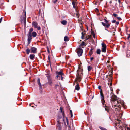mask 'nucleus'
Returning a JSON list of instances; mask_svg holds the SVG:
<instances>
[{"label":"nucleus","instance_id":"obj_1","mask_svg":"<svg viewBox=\"0 0 130 130\" xmlns=\"http://www.w3.org/2000/svg\"><path fill=\"white\" fill-rule=\"evenodd\" d=\"M110 97L111 98L110 101L112 107L114 108L116 111H119L121 109V106L124 107V104H122L120 100L117 99V96L112 93L110 94Z\"/></svg>","mask_w":130,"mask_h":130},{"label":"nucleus","instance_id":"obj_2","mask_svg":"<svg viewBox=\"0 0 130 130\" xmlns=\"http://www.w3.org/2000/svg\"><path fill=\"white\" fill-rule=\"evenodd\" d=\"M83 74V69L81 68H79L77 71L76 79L79 82H80L81 80Z\"/></svg>","mask_w":130,"mask_h":130},{"label":"nucleus","instance_id":"obj_3","mask_svg":"<svg viewBox=\"0 0 130 130\" xmlns=\"http://www.w3.org/2000/svg\"><path fill=\"white\" fill-rule=\"evenodd\" d=\"M101 98V101L102 104V106L103 107H105V110L106 111H108V109L107 107L105 104V101L104 100V97L103 94L102 92V90H101L100 92Z\"/></svg>","mask_w":130,"mask_h":130},{"label":"nucleus","instance_id":"obj_4","mask_svg":"<svg viewBox=\"0 0 130 130\" xmlns=\"http://www.w3.org/2000/svg\"><path fill=\"white\" fill-rule=\"evenodd\" d=\"M56 74L57 75L56 77L58 79L63 80V76H64L63 73L61 71H57L56 72Z\"/></svg>","mask_w":130,"mask_h":130},{"label":"nucleus","instance_id":"obj_5","mask_svg":"<svg viewBox=\"0 0 130 130\" xmlns=\"http://www.w3.org/2000/svg\"><path fill=\"white\" fill-rule=\"evenodd\" d=\"M104 21L105 23L103 22H102V25L108 28L110 26V24L109 23V22L106 19L104 20Z\"/></svg>","mask_w":130,"mask_h":130},{"label":"nucleus","instance_id":"obj_6","mask_svg":"<svg viewBox=\"0 0 130 130\" xmlns=\"http://www.w3.org/2000/svg\"><path fill=\"white\" fill-rule=\"evenodd\" d=\"M32 24L34 26V28H37L38 30L41 29L40 27L39 26H38V24L36 22H33Z\"/></svg>","mask_w":130,"mask_h":130},{"label":"nucleus","instance_id":"obj_7","mask_svg":"<svg viewBox=\"0 0 130 130\" xmlns=\"http://www.w3.org/2000/svg\"><path fill=\"white\" fill-rule=\"evenodd\" d=\"M77 53L79 56H81L82 54L83 51L82 49L79 48L77 49Z\"/></svg>","mask_w":130,"mask_h":130},{"label":"nucleus","instance_id":"obj_8","mask_svg":"<svg viewBox=\"0 0 130 130\" xmlns=\"http://www.w3.org/2000/svg\"><path fill=\"white\" fill-rule=\"evenodd\" d=\"M102 48L101 51L105 53L106 52V46L105 44L103 43L101 44Z\"/></svg>","mask_w":130,"mask_h":130},{"label":"nucleus","instance_id":"obj_9","mask_svg":"<svg viewBox=\"0 0 130 130\" xmlns=\"http://www.w3.org/2000/svg\"><path fill=\"white\" fill-rule=\"evenodd\" d=\"M28 44H29L30 42L31 41L32 39V35L29 34L28 35Z\"/></svg>","mask_w":130,"mask_h":130},{"label":"nucleus","instance_id":"obj_10","mask_svg":"<svg viewBox=\"0 0 130 130\" xmlns=\"http://www.w3.org/2000/svg\"><path fill=\"white\" fill-rule=\"evenodd\" d=\"M37 83L39 86V89L40 90L42 89V85L40 83V79L39 78H38L37 79Z\"/></svg>","mask_w":130,"mask_h":130},{"label":"nucleus","instance_id":"obj_11","mask_svg":"<svg viewBox=\"0 0 130 130\" xmlns=\"http://www.w3.org/2000/svg\"><path fill=\"white\" fill-rule=\"evenodd\" d=\"M37 48L34 47L31 48V52L32 53H35L36 52Z\"/></svg>","mask_w":130,"mask_h":130},{"label":"nucleus","instance_id":"obj_12","mask_svg":"<svg viewBox=\"0 0 130 130\" xmlns=\"http://www.w3.org/2000/svg\"><path fill=\"white\" fill-rule=\"evenodd\" d=\"M80 89L79 86L78 84H77L75 86V89L77 90H79Z\"/></svg>","mask_w":130,"mask_h":130},{"label":"nucleus","instance_id":"obj_13","mask_svg":"<svg viewBox=\"0 0 130 130\" xmlns=\"http://www.w3.org/2000/svg\"><path fill=\"white\" fill-rule=\"evenodd\" d=\"M24 17H23V20L24 21V24L25 25H26V13L25 12L24 13Z\"/></svg>","mask_w":130,"mask_h":130},{"label":"nucleus","instance_id":"obj_14","mask_svg":"<svg viewBox=\"0 0 130 130\" xmlns=\"http://www.w3.org/2000/svg\"><path fill=\"white\" fill-rule=\"evenodd\" d=\"M126 56L127 57H130V50L127 51L126 52Z\"/></svg>","mask_w":130,"mask_h":130},{"label":"nucleus","instance_id":"obj_15","mask_svg":"<svg viewBox=\"0 0 130 130\" xmlns=\"http://www.w3.org/2000/svg\"><path fill=\"white\" fill-rule=\"evenodd\" d=\"M48 83L49 85L51 86L52 84V80L51 79H49L48 80Z\"/></svg>","mask_w":130,"mask_h":130},{"label":"nucleus","instance_id":"obj_16","mask_svg":"<svg viewBox=\"0 0 130 130\" xmlns=\"http://www.w3.org/2000/svg\"><path fill=\"white\" fill-rule=\"evenodd\" d=\"M33 30V28H31L29 30V32L28 34L32 35L31 32Z\"/></svg>","mask_w":130,"mask_h":130},{"label":"nucleus","instance_id":"obj_17","mask_svg":"<svg viewBox=\"0 0 130 130\" xmlns=\"http://www.w3.org/2000/svg\"><path fill=\"white\" fill-rule=\"evenodd\" d=\"M61 23L63 25H66L67 23V22L66 20H64L61 22Z\"/></svg>","mask_w":130,"mask_h":130},{"label":"nucleus","instance_id":"obj_18","mask_svg":"<svg viewBox=\"0 0 130 130\" xmlns=\"http://www.w3.org/2000/svg\"><path fill=\"white\" fill-rule=\"evenodd\" d=\"M34 56L35 55L34 54H31L30 55L29 58L31 59H33Z\"/></svg>","mask_w":130,"mask_h":130},{"label":"nucleus","instance_id":"obj_19","mask_svg":"<svg viewBox=\"0 0 130 130\" xmlns=\"http://www.w3.org/2000/svg\"><path fill=\"white\" fill-rule=\"evenodd\" d=\"M93 49L92 48L89 51V54L90 55H91L93 53Z\"/></svg>","mask_w":130,"mask_h":130},{"label":"nucleus","instance_id":"obj_20","mask_svg":"<svg viewBox=\"0 0 130 130\" xmlns=\"http://www.w3.org/2000/svg\"><path fill=\"white\" fill-rule=\"evenodd\" d=\"M64 40L65 41H67L69 40V39L67 36H65L64 38Z\"/></svg>","mask_w":130,"mask_h":130},{"label":"nucleus","instance_id":"obj_21","mask_svg":"<svg viewBox=\"0 0 130 130\" xmlns=\"http://www.w3.org/2000/svg\"><path fill=\"white\" fill-rule=\"evenodd\" d=\"M72 4L73 5V7L74 8H76V4L75 2H74L73 1L72 2Z\"/></svg>","mask_w":130,"mask_h":130},{"label":"nucleus","instance_id":"obj_22","mask_svg":"<svg viewBox=\"0 0 130 130\" xmlns=\"http://www.w3.org/2000/svg\"><path fill=\"white\" fill-rule=\"evenodd\" d=\"M111 73H112L111 72V73L109 75V77H110V79H109V80L110 81V82H111L112 81V74Z\"/></svg>","mask_w":130,"mask_h":130},{"label":"nucleus","instance_id":"obj_23","mask_svg":"<svg viewBox=\"0 0 130 130\" xmlns=\"http://www.w3.org/2000/svg\"><path fill=\"white\" fill-rule=\"evenodd\" d=\"M37 33L35 32H33L32 33V35L33 37H35L37 36Z\"/></svg>","mask_w":130,"mask_h":130},{"label":"nucleus","instance_id":"obj_24","mask_svg":"<svg viewBox=\"0 0 130 130\" xmlns=\"http://www.w3.org/2000/svg\"><path fill=\"white\" fill-rule=\"evenodd\" d=\"M92 37L91 35H88V37H87L86 38V40H87L88 39H89L91 38Z\"/></svg>","mask_w":130,"mask_h":130},{"label":"nucleus","instance_id":"obj_25","mask_svg":"<svg viewBox=\"0 0 130 130\" xmlns=\"http://www.w3.org/2000/svg\"><path fill=\"white\" fill-rule=\"evenodd\" d=\"M30 50L28 48L26 50V52L27 54H28L30 53Z\"/></svg>","mask_w":130,"mask_h":130},{"label":"nucleus","instance_id":"obj_26","mask_svg":"<svg viewBox=\"0 0 130 130\" xmlns=\"http://www.w3.org/2000/svg\"><path fill=\"white\" fill-rule=\"evenodd\" d=\"M57 129L58 130H61V127L60 125H59L57 127Z\"/></svg>","mask_w":130,"mask_h":130},{"label":"nucleus","instance_id":"obj_27","mask_svg":"<svg viewBox=\"0 0 130 130\" xmlns=\"http://www.w3.org/2000/svg\"><path fill=\"white\" fill-rule=\"evenodd\" d=\"M97 54H100L101 50L100 49H98L97 50Z\"/></svg>","mask_w":130,"mask_h":130},{"label":"nucleus","instance_id":"obj_28","mask_svg":"<svg viewBox=\"0 0 130 130\" xmlns=\"http://www.w3.org/2000/svg\"><path fill=\"white\" fill-rule=\"evenodd\" d=\"M92 68V67L91 66H89L88 68V70L89 71H90Z\"/></svg>","mask_w":130,"mask_h":130},{"label":"nucleus","instance_id":"obj_29","mask_svg":"<svg viewBox=\"0 0 130 130\" xmlns=\"http://www.w3.org/2000/svg\"><path fill=\"white\" fill-rule=\"evenodd\" d=\"M91 34L93 35V37L94 38H95V33H94V32L92 31L91 32Z\"/></svg>","mask_w":130,"mask_h":130},{"label":"nucleus","instance_id":"obj_30","mask_svg":"<svg viewBox=\"0 0 130 130\" xmlns=\"http://www.w3.org/2000/svg\"><path fill=\"white\" fill-rule=\"evenodd\" d=\"M60 110H61V112L62 113V115L63 116V117H64V113L63 112H62V108L61 107H60Z\"/></svg>","mask_w":130,"mask_h":130},{"label":"nucleus","instance_id":"obj_31","mask_svg":"<svg viewBox=\"0 0 130 130\" xmlns=\"http://www.w3.org/2000/svg\"><path fill=\"white\" fill-rule=\"evenodd\" d=\"M99 128L100 129H101V130H107L105 128H104V127H100Z\"/></svg>","mask_w":130,"mask_h":130},{"label":"nucleus","instance_id":"obj_32","mask_svg":"<svg viewBox=\"0 0 130 130\" xmlns=\"http://www.w3.org/2000/svg\"><path fill=\"white\" fill-rule=\"evenodd\" d=\"M85 45V43L84 42H83L82 43L80 44V46H84Z\"/></svg>","mask_w":130,"mask_h":130},{"label":"nucleus","instance_id":"obj_33","mask_svg":"<svg viewBox=\"0 0 130 130\" xmlns=\"http://www.w3.org/2000/svg\"><path fill=\"white\" fill-rule=\"evenodd\" d=\"M59 86V85L58 84H56L55 85L54 88L55 89H56L57 87Z\"/></svg>","mask_w":130,"mask_h":130},{"label":"nucleus","instance_id":"obj_34","mask_svg":"<svg viewBox=\"0 0 130 130\" xmlns=\"http://www.w3.org/2000/svg\"><path fill=\"white\" fill-rule=\"evenodd\" d=\"M109 81L110 82V83H108V85H110V86H111L112 85V81L111 82H110V80H109Z\"/></svg>","mask_w":130,"mask_h":130},{"label":"nucleus","instance_id":"obj_35","mask_svg":"<svg viewBox=\"0 0 130 130\" xmlns=\"http://www.w3.org/2000/svg\"><path fill=\"white\" fill-rule=\"evenodd\" d=\"M113 15L115 17H116L117 18L118 17V15L117 14L115 13H114L113 14Z\"/></svg>","mask_w":130,"mask_h":130},{"label":"nucleus","instance_id":"obj_36","mask_svg":"<svg viewBox=\"0 0 130 130\" xmlns=\"http://www.w3.org/2000/svg\"><path fill=\"white\" fill-rule=\"evenodd\" d=\"M70 114L71 115V117H72L73 115H72V111L71 110H70Z\"/></svg>","mask_w":130,"mask_h":130},{"label":"nucleus","instance_id":"obj_37","mask_svg":"<svg viewBox=\"0 0 130 130\" xmlns=\"http://www.w3.org/2000/svg\"><path fill=\"white\" fill-rule=\"evenodd\" d=\"M66 122L67 124L68 125V120L67 117H66Z\"/></svg>","mask_w":130,"mask_h":130},{"label":"nucleus","instance_id":"obj_38","mask_svg":"<svg viewBox=\"0 0 130 130\" xmlns=\"http://www.w3.org/2000/svg\"><path fill=\"white\" fill-rule=\"evenodd\" d=\"M117 19L119 20H121V18L119 17H117Z\"/></svg>","mask_w":130,"mask_h":130},{"label":"nucleus","instance_id":"obj_39","mask_svg":"<svg viewBox=\"0 0 130 130\" xmlns=\"http://www.w3.org/2000/svg\"><path fill=\"white\" fill-rule=\"evenodd\" d=\"M81 34L82 35L81 38L82 39H83V37L84 35L83 32H82Z\"/></svg>","mask_w":130,"mask_h":130},{"label":"nucleus","instance_id":"obj_40","mask_svg":"<svg viewBox=\"0 0 130 130\" xmlns=\"http://www.w3.org/2000/svg\"><path fill=\"white\" fill-rule=\"evenodd\" d=\"M57 0H53V2L54 3H55L57 2Z\"/></svg>","mask_w":130,"mask_h":130},{"label":"nucleus","instance_id":"obj_41","mask_svg":"<svg viewBox=\"0 0 130 130\" xmlns=\"http://www.w3.org/2000/svg\"><path fill=\"white\" fill-rule=\"evenodd\" d=\"M125 130H130V128L128 127L125 129Z\"/></svg>","mask_w":130,"mask_h":130},{"label":"nucleus","instance_id":"obj_42","mask_svg":"<svg viewBox=\"0 0 130 130\" xmlns=\"http://www.w3.org/2000/svg\"><path fill=\"white\" fill-rule=\"evenodd\" d=\"M111 93L110 94L112 93L113 94H114L113 93V89H112H112H111Z\"/></svg>","mask_w":130,"mask_h":130},{"label":"nucleus","instance_id":"obj_43","mask_svg":"<svg viewBox=\"0 0 130 130\" xmlns=\"http://www.w3.org/2000/svg\"><path fill=\"white\" fill-rule=\"evenodd\" d=\"M2 19H3V17H2L0 19V23H1V22Z\"/></svg>","mask_w":130,"mask_h":130},{"label":"nucleus","instance_id":"obj_44","mask_svg":"<svg viewBox=\"0 0 130 130\" xmlns=\"http://www.w3.org/2000/svg\"><path fill=\"white\" fill-rule=\"evenodd\" d=\"M119 22H116V25H118L119 24Z\"/></svg>","mask_w":130,"mask_h":130},{"label":"nucleus","instance_id":"obj_45","mask_svg":"<svg viewBox=\"0 0 130 130\" xmlns=\"http://www.w3.org/2000/svg\"><path fill=\"white\" fill-rule=\"evenodd\" d=\"M98 88L99 89H101V86H99L98 87Z\"/></svg>","mask_w":130,"mask_h":130},{"label":"nucleus","instance_id":"obj_46","mask_svg":"<svg viewBox=\"0 0 130 130\" xmlns=\"http://www.w3.org/2000/svg\"><path fill=\"white\" fill-rule=\"evenodd\" d=\"M116 22V21L115 20H113L112 21V23H115Z\"/></svg>","mask_w":130,"mask_h":130},{"label":"nucleus","instance_id":"obj_47","mask_svg":"<svg viewBox=\"0 0 130 130\" xmlns=\"http://www.w3.org/2000/svg\"><path fill=\"white\" fill-rule=\"evenodd\" d=\"M106 28H107V27H105V30H106L108 31V32H109V31Z\"/></svg>","mask_w":130,"mask_h":130},{"label":"nucleus","instance_id":"obj_48","mask_svg":"<svg viewBox=\"0 0 130 130\" xmlns=\"http://www.w3.org/2000/svg\"><path fill=\"white\" fill-rule=\"evenodd\" d=\"M93 57H91L90 58V60L91 61H92V60H93Z\"/></svg>","mask_w":130,"mask_h":130},{"label":"nucleus","instance_id":"obj_49","mask_svg":"<svg viewBox=\"0 0 130 130\" xmlns=\"http://www.w3.org/2000/svg\"><path fill=\"white\" fill-rule=\"evenodd\" d=\"M130 38V35H129V36L128 37H127V39H129V38Z\"/></svg>","mask_w":130,"mask_h":130},{"label":"nucleus","instance_id":"obj_50","mask_svg":"<svg viewBox=\"0 0 130 130\" xmlns=\"http://www.w3.org/2000/svg\"><path fill=\"white\" fill-rule=\"evenodd\" d=\"M63 122L64 123H65V120H64V118H63Z\"/></svg>","mask_w":130,"mask_h":130},{"label":"nucleus","instance_id":"obj_51","mask_svg":"<svg viewBox=\"0 0 130 130\" xmlns=\"http://www.w3.org/2000/svg\"><path fill=\"white\" fill-rule=\"evenodd\" d=\"M121 122V121H119V124H120V122Z\"/></svg>","mask_w":130,"mask_h":130},{"label":"nucleus","instance_id":"obj_52","mask_svg":"<svg viewBox=\"0 0 130 130\" xmlns=\"http://www.w3.org/2000/svg\"><path fill=\"white\" fill-rule=\"evenodd\" d=\"M118 2H119V3H120V0H118Z\"/></svg>","mask_w":130,"mask_h":130},{"label":"nucleus","instance_id":"obj_53","mask_svg":"<svg viewBox=\"0 0 130 130\" xmlns=\"http://www.w3.org/2000/svg\"><path fill=\"white\" fill-rule=\"evenodd\" d=\"M48 59H49V60H50V57L49 56H48Z\"/></svg>","mask_w":130,"mask_h":130},{"label":"nucleus","instance_id":"obj_54","mask_svg":"<svg viewBox=\"0 0 130 130\" xmlns=\"http://www.w3.org/2000/svg\"><path fill=\"white\" fill-rule=\"evenodd\" d=\"M57 122H58V123H59L60 122L59 121H57Z\"/></svg>","mask_w":130,"mask_h":130},{"label":"nucleus","instance_id":"obj_55","mask_svg":"<svg viewBox=\"0 0 130 130\" xmlns=\"http://www.w3.org/2000/svg\"><path fill=\"white\" fill-rule=\"evenodd\" d=\"M120 126L121 127V125Z\"/></svg>","mask_w":130,"mask_h":130}]
</instances>
